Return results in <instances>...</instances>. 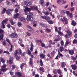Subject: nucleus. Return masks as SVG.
Returning a JSON list of instances; mask_svg holds the SVG:
<instances>
[{"mask_svg":"<svg viewBox=\"0 0 77 77\" xmlns=\"http://www.w3.org/2000/svg\"><path fill=\"white\" fill-rule=\"evenodd\" d=\"M6 65L4 64L1 67L2 69H0V74H2L3 73V72L6 71L7 70H8L6 68Z\"/></svg>","mask_w":77,"mask_h":77,"instance_id":"obj_1","label":"nucleus"},{"mask_svg":"<svg viewBox=\"0 0 77 77\" xmlns=\"http://www.w3.org/2000/svg\"><path fill=\"white\" fill-rule=\"evenodd\" d=\"M4 31L2 29H0V40H3L4 36Z\"/></svg>","mask_w":77,"mask_h":77,"instance_id":"obj_2","label":"nucleus"},{"mask_svg":"<svg viewBox=\"0 0 77 77\" xmlns=\"http://www.w3.org/2000/svg\"><path fill=\"white\" fill-rule=\"evenodd\" d=\"M32 0H29L28 1L24 2V4L27 6H29L30 5H32Z\"/></svg>","mask_w":77,"mask_h":77,"instance_id":"obj_3","label":"nucleus"},{"mask_svg":"<svg viewBox=\"0 0 77 77\" xmlns=\"http://www.w3.org/2000/svg\"><path fill=\"white\" fill-rule=\"evenodd\" d=\"M10 36L11 38H18V35L14 32L10 35Z\"/></svg>","mask_w":77,"mask_h":77,"instance_id":"obj_4","label":"nucleus"},{"mask_svg":"<svg viewBox=\"0 0 77 77\" xmlns=\"http://www.w3.org/2000/svg\"><path fill=\"white\" fill-rule=\"evenodd\" d=\"M67 34L66 35H65V37L66 38H69V36H71L72 35V33L69 30L67 31Z\"/></svg>","mask_w":77,"mask_h":77,"instance_id":"obj_5","label":"nucleus"},{"mask_svg":"<svg viewBox=\"0 0 77 77\" xmlns=\"http://www.w3.org/2000/svg\"><path fill=\"white\" fill-rule=\"evenodd\" d=\"M72 69L73 70H75L77 69V65L76 64L72 65L71 66Z\"/></svg>","mask_w":77,"mask_h":77,"instance_id":"obj_6","label":"nucleus"},{"mask_svg":"<svg viewBox=\"0 0 77 77\" xmlns=\"http://www.w3.org/2000/svg\"><path fill=\"white\" fill-rule=\"evenodd\" d=\"M24 11H25V12H30V11H31V9H30V8H26L25 9Z\"/></svg>","mask_w":77,"mask_h":77,"instance_id":"obj_7","label":"nucleus"},{"mask_svg":"<svg viewBox=\"0 0 77 77\" xmlns=\"http://www.w3.org/2000/svg\"><path fill=\"white\" fill-rule=\"evenodd\" d=\"M69 53L70 55H73L74 53V51L73 50H70L69 51Z\"/></svg>","mask_w":77,"mask_h":77,"instance_id":"obj_8","label":"nucleus"},{"mask_svg":"<svg viewBox=\"0 0 77 77\" xmlns=\"http://www.w3.org/2000/svg\"><path fill=\"white\" fill-rule=\"evenodd\" d=\"M61 66L62 68H65L66 66V63L64 62H61Z\"/></svg>","mask_w":77,"mask_h":77,"instance_id":"obj_9","label":"nucleus"},{"mask_svg":"<svg viewBox=\"0 0 77 77\" xmlns=\"http://www.w3.org/2000/svg\"><path fill=\"white\" fill-rule=\"evenodd\" d=\"M20 16V14L19 13H17L16 14H14V18H18L19 17V16Z\"/></svg>","mask_w":77,"mask_h":77,"instance_id":"obj_10","label":"nucleus"},{"mask_svg":"<svg viewBox=\"0 0 77 77\" xmlns=\"http://www.w3.org/2000/svg\"><path fill=\"white\" fill-rule=\"evenodd\" d=\"M15 75H18V77H21V76H22L21 73L19 72H16Z\"/></svg>","mask_w":77,"mask_h":77,"instance_id":"obj_11","label":"nucleus"},{"mask_svg":"<svg viewBox=\"0 0 77 77\" xmlns=\"http://www.w3.org/2000/svg\"><path fill=\"white\" fill-rule=\"evenodd\" d=\"M29 60V65H30L31 66H33V59L30 58Z\"/></svg>","mask_w":77,"mask_h":77,"instance_id":"obj_12","label":"nucleus"},{"mask_svg":"<svg viewBox=\"0 0 77 77\" xmlns=\"http://www.w3.org/2000/svg\"><path fill=\"white\" fill-rule=\"evenodd\" d=\"M71 24L73 26H76V24H77V23L75 22L74 20H72V22Z\"/></svg>","mask_w":77,"mask_h":77,"instance_id":"obj_13","label":"nucleus"},{"mask_svg":"<svg viewBox=\"0 0 77 77\" xmlns=\"http://www.w3.org/2000/svg\"><path fill=\"white\" fill-rule=\"evenodd\" d=\"M47 56L48 57V58H47V59L46 60H48L49 59L51 58V56H50V54L49 53L48 54H47Z\"/></svg>","mask_w":77,"mask_h":77,"instance_id":"obj_14","label":"nucleus"},{"mask_svg":"<svg viewBox=\"0 0 77 77\" xmlns=\"http://www.w3.org/2000/svg\"><path fill=\"white\" fill-rule=\"evenodd\" d=\"M32 17L31 16H27V17L26 18V20L28 21H30V19Z\"/></svg>","mask_w":77,"mask_h":77,"instance_id":"obj_15","label":"nucleus"},{"mask_svg":"<svg viewBox=\"0 0 77 77\" xmlns=\"http://www.w3.org/2000/svg\"><path fill=\"white\" fill-rule=\"evenodd\" d=\"M6 11V8H4L3 9V11H2L1 12L2 14H5Z\"/></svg>","mask_w":77,"mask_h":77,"instance_id":"obj_16","label":"nucleus"},{"mask_svg":"<svg viewBox=\"0 0 77 77\" xmlns=\"http://www.w3.org/2000/svg\"><path fill=\"white\" fill-rule=\"evenodd\" d=\"M40 26H42V27H45V24H44L42 23H39Z\"/></svg>","mask_w":77,"mask_h":77,"instance_id":"obj_17","label":"nucleus"},{"mask_svg":"<svg viewBox=\"0 0 77 77\" xmlns=\"http://www.w3.org/2000/svg\"><path fill=\"white\" fill-rule=\"evenodd\" d=\"M45 20L47 21H49L50 20V17L49 16H46Z\"/></svg>","mask_w":77,"mask_h":77,"instance_id":"obj_18","label":"nucleus"},{"mask_svg":"<svg viewBox=\"0 0 77 77\" xmlns=\"http://www.w3.org/2000/svg\"><path fill=\"white\" fill-rule=\"evenodd\" d=\"M60 51L61 52H62V51H63V50H64V48L62 47H60Z\"/></svg>","mask_w":77,"mask_h":77,"instance_id":"obj_19","label":"nucleus"},{"mask_svg":"<svg viewBox=\"0 0 77 77\" xmlns=\"http://www.w3.org/2000/svg\"><path fill=\"white\" fill-rule=\"evenodd\" d=\"M71 59H72V60H76V58L75 57L73 56H71Z\"/></svg>","mask_w":77,"mask_h":77,"instance_id":"obj_20","label":"nucleus"},{"mask_svg":"<svg viewBox=\"0 0 77 77\" xmlns=\"http://www.w3.org/2000/svg\"><path fill=\"white\" fill-rule=\"evenodd\" d=\"M29 15H28V16H29V17H33V14H32V12H29Z\"/></svg>","mask_w":77,"mask_h":77,"instance_id":"obj_21","label":"nucleus"},{"mask_svg":"<svg viewBox=\"0 0 77 77\" xmlns=\"http://www.w3.org/2000/svg\"><path fill=\"white\" fill-rule=\"evenodd\" d=\"M57 32L59 35H63V34L60 31H58Z\"/></svg>","mask_w":77,"mask_h":77,"instance_id":"obj_22","label":"nucleus"},{"mask_svg":"<svg viewBox=\"0 0 77 77\" xmlns=\"http://www.w3.org/2000/svg\"><path fill=\"white\" fill-rule=\"evenodd\" d=\"M27 27L29 29H31V30H33V29L32 28V27L29 25H27Z\"/></svg>","mask_w":77,"mask_h":77,"instance_id":"obj_23","label":"nucleus"},{"mask_svg":"<svg viewBox=\"0 0 77 77\" xmlns=\"http://www.w3.org/2000/svg\"><path fill=\"white\" fill-rule=\"evenodd\" d=\"M40 57L42 58V59H43L45 58V55L44 54H41L40 55Z\"/></svg>","mask_w":77,"mask_h":77,"instance_id":"obj_24","label":"nucleus"},{"mask_svg":"<svg viewBox=\"0 0 77 77\" xmlns=\"http://www.w3.org/2000/svg\"><path fill=\"white\" fill-rule=\"evenodd\" d=\"M8 20H9L8 19H7L5 20H3L2 22H3V23H6L8 22Z\"/></svg>","mask_w":77,"mask_h":77,"instance_id":"obj_25","label":"nucleus"},{"mask_svg":"<svg viewBox=\"0 0 77 77\" xmlns=\"http://www.w3.org/2000/svg\"><path fill=\"white\" fill-rule=\"evenodd\" d=\"M12 60H13V59H10L8 61L10 65H11V64H12Z\"/></svg>","mask_w":77,"mask_h":77,"instance_id":"obj_26","label":"nucleus"},{"mask_svg":"<svg viewBox=\"0 0 77 77\" xmlns=\"http://www.w3.org/2000/svg\"><path fill=\"white\" fill-rule=\"evenodd\" d=\"M48 22L49 24H53V23H54L53 21L52 20H49Z\"/></svg>","mask_w":77,"mask_h":77,"instance_id":"obj_27","label":"nucleus"},{"mask_svg":"<svg viewBox=\"0 0 77 77\" xmlns=\"http://www.w3.org/2000/svg\"><path fill=\"white\" fill-rule=\"evenodd\" d=\"M57 72H58L59 74H60L61 73H62V72L60 70V69H59L58 70H57Z\"/></svg>","mask_w":77,"mask_h":77,"instance_id":"obj_28","label":"nucleus"},{"mask_svg":"<svg viewBox=\"0 0 77 77\" xmlns=\"http://www.w3.org/2000/svg\"><path fill=\"white\" fill-rule=\"evenodd\" d=\"M40 2L41 3V5H44V0H40Z\"/></svg>","mask_w":77,"mask_h":77,"instance_id":"obj_29","label":"nucleus"},{"mask_svg":"<svg viewBox=\"0 0 77 77\" xmlns=\"http://www.w3.org/2000/svg\"><path fill=\"white\" fill-rule=\"evenodd\" d=\"M25 65V64L24 63H22L21 65L20 66V68L21 69H23V66H24Z\"/></svg>","mask_w":77,"mask_h":77,"instance_id":"obj_30","label":"nucleus"},{"mask_svg":"<svg viewBox=\"0 0 77 77\" xmlns=\"http://www.w3.org/2000/svg\"><path fill=\"white\" fill-rule=\"evenodd\" d=\"M17 25L19 27H21V25H22V23L20 22H19L18 23Z\"/></svg>","mask_w":77,"mask_h":77,"instance_id":"obj_31","label":"nucleus"},{"mask_svg":"<svg viewBox=\"0 0 77 77\" xmlns=\"http://www.w3.org/2000/svg\"><path fill=\"white\" fill-rule=\"evenodd\" d=\"M69 15V17L71 18H72L73 17V16H72V13H70Z\"/></svg>","mask_w":77,"mask_h":77,"instance_id":"obj_32","label":"nucleus"},{"mask_svg":"<svg viewBox=\"0 0 77 77\" xmlns=\"http://www.w3.org/2000/svg\"><path fill=\"white\" fill-rule=\"evenodd\" d=\"M69 43H70L69 41H66V44L65 45L66 46V45H67L69 44Z\"/></svg>","mask_w":77,"mask_h":77,"instance_id":"obj_33","label":"nucleus"},{"mask_svg":"<svg viewBox=\"0 0 77 77\" xmlns=\"http://www.w3.org/2000/svg\"><path fill=\"white\" fill-rule=\"evenodd\" d=\"M40 65L42 66H43V63L42 62V60H40Z\"/></svg>","mask_w":77,"mask_h":77,"instance_id":"obj_34","label":"nucleus"},{"mask_svg":"<svg viewBox=\"0 0 77 77\" xmlns=\"http://www.w3.org/2000/svg\"><path fill=\"white\" fill-rule=\"evenodd\" d=\"M39 70L40 71H42L43 72H44V68H43L42 67H41L39 68Z\"/></svg>","mask_w":77,"mask_h":77,"instance_id":"obj_35","label":"nucleus"},{"mask_svg":"<svg viewBox=\"0 0 77 77\" xmlns=\"http://www.w3.org/2000/svg\"><path fill=\"white\" fill-rule=\"evenodd\" d=\"M2 28H3V29H5V24H4V23H3V22H2Z\"/></svg>","mask_w":77,"mask_h":77,"instance_id":"obj_36","label":"nucleus"},{"mask_svg":"<svg viewBox=\"0 0 77 77\" xmlns=\"http://www.w3.org/2000/svg\"><path fill=\"white\" fill-rule=\"evenodd\" d=\"M73 44H77V40L74 39L73 41Z\"/></svg>","mask_w":77,"mask_h":77,"instance_id":"obj_37","label":"nucleus"},{"mask_svg":"<svg viewBox=\"0 0 77 77\" xmlns=\"http://www.w3.org/2000/svg\"><path fill=\"white\" fill-rule=\"evenodd\" d=\"M6 13H7V14L8 15H9V14H11V11L8 9Z\"/></svg>","mask_w":77,"mask_h":77,"instance_id":"obj_38","label":"nucleus"},{"mask_svg":"<svg viewBox=\"0 0 77 77\" xmlns=\"http://www.w3.org/2000/svg\"><path fill=\"white\" fill-rule=\"evenodd\" d=\"M45 15H49V13H48V12H45L44 13Z\"/></svg>","mask_w":77,"mask_h":77,"instance_id":"obj_39","label":"nucleus"},{"mask_svg":"<svg viewBox=\"0 0 77 77\" xmlns=\"http://www.w3.org/2000/svg\"><path fill=\"white\" fill-rule=\"evenodd\" d=\"M60 44L61 46H63L64 45V42H63V41H61L60 42Z\"/></svg>","mask_w":77,"mask_h":77,"instance_id":"obj_40","label":"nucleus"},{"mask_svg":"<svg viewBox=\"0 0 77 77\" xmlns=\"http://www.w3.org/2000/svg\"><path fill=\"white\" fill-rule=\"evenodd\" d=\"M53 73H54V74H56L57 73V72L56 71V69H54L53 70Z\"/></svg>","mask_w":77,"mask_h":77,"instance_id":"obj_41","label":"nucleus"},{"mask_svg":"<svg viewBox=\"0 0 77 77\" xmlns=\"http://www.w3.org/2000/svg\"><path fill=\"white\" fill-rule=\"evenodd\" d=\"M61 14L63 15H65V11L63 10L61 11Z\"/></svg>","mask_w":77,"mask_h":77,"instance_id":"obj_42","label":"nucleus"},{"mask_svg":"<svg viewBox=\"0 0 77 77\" xmlns=\"http://www.w3.org/2000/svg\"><path fill=\"white\" fill-rule=\"evenodd\" d=\"M41 18L42 19H44L45 20V18H46V16H42L41 17Z\"/></svg>","mask_w":77,"mask_h":77,"instance_id":"obj_43","label":"nucleus"},{"mask_svg":"<svg viewBox=\"0 0 77 77\" xmlns=\"http://www.w3.org/2000/svg\"><path fill=\"white\" fill-rule=\"evenodd\" d=\"M58 55H59V56H60L61 57H63V55L60 54V53L59 51H58Z\"/></svg>","mask_w":77,"mask_h":77,"instance_id":"obj_44","label":"nucleus"},{"mask_svg":"<svg viewBox=\"0 0 77 77\" xmlns=\"http://www.w3.org/2000/svg\"><path fill=\"white\" fill-rule=\"evenodd\" d=\"M67 18H66V17H63V22H66V21L67 20Z\"/></svg>","mask_w":77,"mask_h":77,"instance_id":"obj_45","label":"nucleus"},{"mask_svg":"<svg viewBox=\"0 0 77 77\" xmlns=\"http://www.w3.org/2000/svg\"><path fill=\"white\" fill-rule=\"evenodd\" d=\"M4 53H6V54H10V53H9V52L6 51H4Z\"/></svg>","mask_w":77,"mask_h":77,"instance_id":"obj_46","label":"nucleus"},{"mask_svg":"<svg viewBox=\"0 0 77 77\" xmlns=\"http://www.w3.org/2000/svg\"><path fill=\"white\" fill-rule=\"evenodd\" d=\"M20 20L21 21H24L25 19H24V18L21 17L20 18Z\"/></svg>","mask_w":77,"mask_h":77,"instance_id":"obj_47","label":"nucleus"},{"mask_svg":"<svg viewBox=\"0 0 77 77\" xmlns=\"http://www.w3.org/2000/svg\"><path fill=\"white\" fill-rule=\"evenodd\" d=\"M2 45H6V42L5 41H4L2 42Z\"/></svg>","mask_w":77,"mask_h":77,"instance_id":"obj_48","label":"nucleus"},{"mask_svg":"<svg viewBox=\"0 0 77 77\" xmlns=\"http://www.w3.org/2000/svg\"><path fill=\"white\" fill-rule=\"evenodd\" d=\"M17 54H18V52H17V50H16L14 52V54L15 55V56H17Z\"/></svg>","mask_w":77,"mask_h":77,"instance_id":"obj_49","label":"nucleus"},{"mask_svg":"<svg viewBox=\"0 0 77 77\" xmlns=\"http://www.w3.org/2000/svg\"><path fill=\"white\" fill-rule=\"evenodd\" d=\"M17 60H20V57L18 56L16 57Z\"/></svg>","mask_w":77,"mask_h":77,"instance_id":"obj_50","label":"nucleus"},{"mask_svg":"<svg viewBox=\"0 0 77 77\" xmlns=\"http://www.w3.org/2000/svg\"><path fill=\"white\" fill-rule=\"evenodd\" d=\"M6 41L7 42H8V43L9 44H10V45H11V42H10V41H9V39H7Z\"/></svg>","mask_w":77,"mask_h":77,"instance_id":"obj_51","label":"nucleus"},{"mask_svg":"<svg viewBox=\"0 0 77 77\" xmlns=\"http://www.w3.org/2000/svg\"><path fill=\"white\" fill-rule=\"evenodd\" d=\"M15 7H16V8H18V9H20V5H15Z\"/></svg>","mask_w":77,"mask_h":77,"instance_id":"obj_52","label":"nucleus"},{"mask_svg":"<svg viewBox=\"0 0 77 77\" xmlns=\"http://www.w3.org/2000/svg\"><path fill=\"white\" fill-rule=\"evenodd\" d=\"M41 45L42 47H44L45 46V45L42 42Z\"/></svg>","mask_w":77,"mask_h":77,"instance_id":"obj_53","label":"nucleus"},{"mask_svg":"<svg viewBox=\"0 0 77 77\" xmlns=\"http://www.w3.org/2000/svg\"><path fill=\"white\" fill-rule=\"evenodd\" d=\"M46 31H48V32H51V30L48 28H47V29H46Z\"/></svg>","mask_w":77,"mask_h":77,"instance_id":"obj_54","label":"nucleus"},{"mask_svg":"<svg viewBox=\"0 0 77 77\" xmlns=\"http://www.w3.org/2000/svg\"><path fill=\"white\" fill-rule=\"evenodd\" d=\"M66 13L67 15H68L70 13V12H69V11H66Z\"/></svg>","mask_w":77,"mask_h":77,"instance_id":"obj_55","label":"nucleus"},{"mask_svg":"<svg viewBox=\"0 0 77 77\" xmlns=\"http://www.w3.org/2000/svg\"><path fill=\"white\" fill-rule=\"evenodd\" d=\"M35 7L34 6H31V9L32 10H34L35 9Z\"/></svg>","mask_w":77,"mask_h":77,"instance_id":"obj_56","label":"nucleus"},{"mask_svg":"<svg viewBox=\"0 0 77 77\" xmlns=\"http://www.w3.org/2000/svg\"><path fill=\"white\" fill-rule=\"evenodd\" d=\"M7 26L8 29H10L11 28V25L10 24H8Z\"/></svg>","mask_w":77,"mask_h":77,"instance_id":"obj_57","label":"nucleus"},{"mask_svg":"<svg viewBox=\"0 0 77 77\" xmlns=\"http://www.w3.org/2000/svg\"><path fill=\"white\" fill-rule=\"evenodd\" d=\"M18 12V10L17 9V8H16L14 12L15 13H17Z\"/></svg>","mask_w":77,"mask_h":77,"instance_id":"obj_58","label":"nucleus"},{"mask_svg":"<svg viewBox=\"0 0 77 77\" xmlns=\"http://www.w3.org/2000/svg\"><path fill=\"white\" fill-rule=\"evenodd\" d=\"M74 8L72 7L70 8V10L71 11H74Z\"/></svg>","mask_w":77,"mask_h":77,"instance_id":"obj_59","label":"nucleus"},{"mask_svg":"<svg viewBox=\"0 0 77 77\" xmlns=\"http://www.w3.org/2000/svg\"><path fill=\"white\" fill-rule=\"evenodd\" d=\"M10 73L11 75H14V72H12V71H10Z\"/></svg>","mask_w":77,"mask_h":77,"instance_id":"obj_60","label":"nucleus"},{"mask_svg":"<svg viewBox=\"0 0 77 77\" xmlns=\"http://www.w3.org/2000/svg\"><path fill=\"white\" fill-rule=\"evenodd\" d=\"M26 34L28 36H30L31 35V34L29 33V32H26Z\"/></svg>","mask_w":77,"mask_h":77,"instance_id":"obj_61","label":"nucleus"},{"mask_svg":"<svg viewBox=\"0 0 77 77\" xmlns=\"http://www.w3.org/2000/svg\"><path fill=\"white\" fill-rule=\"evenodd\" d=\"M28 52L29 55H30L31 54V52H30V51L29 50H28Z\"/></svg>","mask_w":77,"mask_h":77,"instance_id":"obj_62","label":"nucleus"},{"mask_svg":"<svg viewBox=\"0 0 77 77\" xmlns=\"http://www.w3.org/2000/svg\"><path fill=\"white\" fill-rule=\"evenodd\" d=\"M48 77H52V76L51 74H49L48 75Z\"/></svg>","mask_w":77,"mask_h":77,"instance_id":"obj_63","label":"nucleus"},{"mask_svg":"<svg viewBox=\"0 0 77 77\" xmlns=\"http://www.w3.org/2000/svg\"><path fill=\"white\" fill-rule=\"evenodd\" d=\"M39 75L38 74H36L35 75V77H39Z\"/></svg>","mask_w":77,"mask_h":77,"instance_id":"obj_64","label":"nucleus"}]
</instances>
